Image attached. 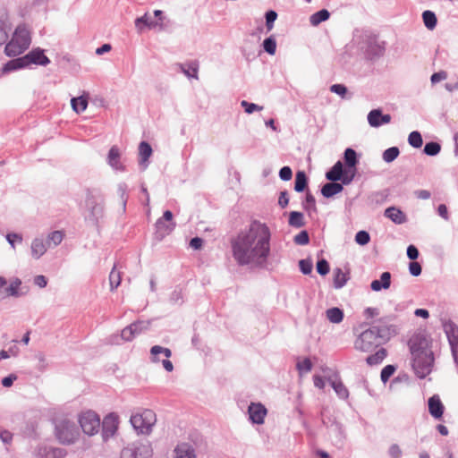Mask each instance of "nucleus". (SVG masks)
Segmentation results:
<instances>
[{
	"mask_svg": "<svg viewBox=\"0 0 458 458\" xmlns=\"http://www.w3.org/2000/svg\"><path fill=\"white\" fill-rule=\"evenodd\" d=\"M270 240L269 227L259 221H253L248 229L231 240L233 257L240 266L263 267L270 256Z\"/></svg>",
	"mask_w": 458,
	"mask_h": 458,
	"instance_id": "obj_1",
	"label": "nucleus"
},
{
	"mask_svg": "<svg viewBox=\"0 0 458 458\" xmlns=\"http://www.w3.org/2000/svg\"><path fill=\"white\" fill-rule=\"evenodd\" d=\"M410 349L412 356V369L420 378L426 377L430 374L433 364L434 355L426 339H411L410 341Z\"/></svg>",
	"mask_w": 458,
	"mask_h": 458,
	"instance_id": "obj_2",
	"label": "nucleus"
},
{
	"mask_svg": "<svg viewBox=\"0 0 458 458\" xmlns=\"http://www.w3.org/2000/svg\"><path fill=\"white\" fill-rule=\"evenodd\" d=\"M53 424V434L59 444L64 445H73L80 438L81 433L76 423L67 416H56Z\"/></svg>",
	"mask_w": 458,
	"mask_h": 458,
	"instance_id": "obj_3",
	"label": "nucleus"
},
{
	"mask_svg": "<svg viewBox=\"0 0 458 458\" xmlns=\"http://www.w3.org/2000/svg\"><path fill=\"white\" fill-rule=\"evenodd\" d=\"M31 38L29 30L24 25L18 26L11 38L6 44L4 53L8 56H17L27 50L30 45Z\"/></svg>",
	"mask_w": 458,
	"mask_h": 458,
	"instance_id": "obj_4",
	"label": "nucleus"
},
{
	"mask_svg": "<svg viewBox=\"0 0 458 458\" xmlns=\"http://www.w3.org/2000/svg\"><path fill=\"white\" fill-rule=\"evenodd\" d=\"M130 422L138 434L149 435L157 422L156 413L145 409L131 416Z\"/></svg>",
	"mask_w": 458,
	"mask_h": 458,
	"instance_id": "obj_5",
	"label": "nucleus"
},
{
	"mask_svg": "<svg viewBox=\"0 0 458 458\" xmlns=\"http://www.w3.org/2000/svg\"><path fill=\"white\" fill-rule=\"evenodd\" d=\"M380 329L372 327L362 332L354 343V346L360 352H370L381 344Z\"/></svg>",
	"mask_w": 458,
	"mask_h": 458,
	"instance_id": "obj_6",
	"label": "nucleus"
},
{
	"mask_svg": "<svg viewBox=\"0 0 458 458\" xmlns=\"http://www.w3.org/2000/svg\"><path fill=\"white\" fill-rule=\"evenodd\" d=\"M79 423L83 432L89 436L97 434L100 428V419L92 411L82 412L79 417Z\"/></svg>",
	"mask_w": 458,
	"mask_h": 458,
	"instance_id": "obj_7",
	"label": "nucleus"
},
{
	"mask_svg": "<svg viewBox=\"0 0 458 458\" xmlns=\"http://www.w3.org/2000/svg\"><path fill=\"white\" fill-rule=\"evenodd\" d=\"M151 455L152 449L148 443L128 445L121 453V458H150Z\"/></svg>",
	"mask_w": 458,
	"mask_h": 458,
	"instance_id": "obj_8",
	"label": "nucleus"
},
{
	"mask_svg": "<svg viewBox=\"0 0 458 458\" xmlns=\"http://www.w3.org/2000/svg\"><path fill=\"white\" fill-rule=\"evenodd\" d=\"M344 160L347 168L344 170V174L343 176V183L349 184L355 176V165L357 164L356 152L352 148H346L344 151Z\"/></svg>",
	"mask_w": 458,
	"mask_h": 458,
	"instance_id": "obj_9",
	"label": "nucleus"
},
{
	"mask_svg": "<svg viewBox=\"0 0 458 458\" xmlns=\"http://www.w3.org/2000/svg\"><path fill=\"white\" fill-rule=\"evenodd\" d=\"M150 353L154 362L159 361V354H163L165 359L162 360V364L165 369L168 372H171L174 369L173 363L169 360V358L172 355L170 349L155 345L151 348Z\"/></svg>",
	"mask_w": 458,
	"mask_h": 458,
	"instance_id": "obj_10",
	"label": "nucleus"
},
{
	"mask_svg": "<svg viewBox=\"0 0 458 458\" xmlns=\"http://www.w3.org/2000/svg\"><path fill=\"white\" fill-rule=\"evenodd\" d=\"M25 66H29L31 64L46 65L49 63V59L44 55L43 51L35 49L30 51L26 55L22 56Z\"/></svg>",
	"mask_w": 458,
	"mask_h": 458,
	"instance_id": "obj_11",
	"label": "nucleus"
},
{
	"mask_svg": "<svg viewBox=\"0 0 458 458\" xmlns=\"http://www.w3.org/2000/svg\"><path fill=\"white\" fill-rule=\"evenodd\" d=\"M250 419L253 423L262 424L267 415V409L261 403H250L249 406Z\"/></svg>",
	"mask_w": 458,
	"mask_h": 458,
	"instance_id": "obj_12",
	"label": "nucleus"
},
{
	"mask_svg": "<svg viewBox=\"0 0 458 458\" xmlns=\"http://www.w3.org/2000/svg\"><path fill=\"white\" fill-rule=\"evenodd\" d=\"M119 417L115 413H109L103 420V432L106 437L114 436L118 428Z\"/></svg>",
	"mask_w": 458,
	"mask_h": 458,
	"instance_id": "obj_13",
	"label": "nucleus"
},
{
	"mask_svg": "<svg viewBox=\"0 0 458 458\" xmlns=\"http://www.w3.org/2000/svg\"><path fill=\"white\" fill-rule=\"evenodd\" d=\"M444 411L445 406L437 394H434L428 399V411L433 418L440 420Z\"/></svg>",
	"mask_w": 458,
	"mask_h": 458,
	"instance_id": "obj_14",
	"label": "nucleus"
},
{
	"mask_svg": "<svg viewBox=\"0 0 458 458\" xmlns=\"http://www.w3.org/2000/svg\"><path fill=\"white\" fill-rule=\"evenodd\" d=\"M390 114H382L379 109L371 110L368 114V122L372 127H378L382 124L389 123Z\"/></svg>",
	"mask_w": 458,
	"mask_h": 458,
	"instance_id": "obj_15",
	"label": "nucleus"
},
{
	"mask_svg": "<svg viewBox=\"0 0 458 458\" xmlns=\"http://www.w3.org/2000/svg\"><path fill=\"white\" fill-rule=\"evenodd\" d=\"M144 328L142 322H135L123 329L121 336L125 341H131Z\"/></svg>",
	"mask_w": 458,
	"mask_h": 458,
	"instance_id": "obj_16",
	"label": "nucleus"
},
{
	"mask_svg": "<svg viewBox=\"0 0 458 458\" xmlns=\"http://www.w3.org/2000/svg\"><path fill=\"white\" fill-rule=\"evenodd\" d=\"M174 458H197L193 447L187 443H181L174 448Z\"/></svg>",
	"mask_w": 458,
	"mask_h": 458,
	"instance_id": "obj_17",
	"label": "nucleus"
},
{
	"mask_svg": "<svg viewBox=\"0 0 458 458\" xmlns=\"http://www.w3.org/2000/svg\"><path fill=\"white\" fill-rule=\"evenodd\" d=\"M385 216L397 225H402L407 220L405 214L395 207L386 208Z\"/></svg>",
	"mask_w": 458,
	"mask_h": 458,
	"instance_id": "obj_18",
	"label": "nucleus"
},
{
	"mask_svg": "<svg viewBox=\"0 0 458 458\" xmlns=\"http://www.w3.org/2000/svg\"><path fill=\"white\" fill-rule=\"evenodd\" d=\"M391 284V274L389 272H384L381 275L380 281L374 280L372 281L370 287L373 291L378 292L381 289H388Z\"/></svg>",
	"mask_w": 458,
	"mask_h": 458,
	"instance_id": "obj_19",
	"label": "nucleus"
},
{
	"mask_svg": "<svg viewBox=\"0 0 458 458\" xmlns=\"http://www.w3.org/2000/svg\"><path fill=\"white\" fill-rule=\"evenodd\" d=\"M21 284V281L18 278L13 279L8 287H5L4 292H0V298H5L10 296L17 297L20 295L19 289Z\"/></svg>",
	"mask_w": 458,
	"mask_h": 458,
	"instance_id": "obj_20",
	"label": "nucleus"
},
{
	"mask_svg": "<svg viewBox=\"0 0 458 458\" xmlns=\"http://www.w3.org/2000/svg\"><path fill=\"white\" fill-rule=\"evenodd\" d=\"M344 170L343 169V164L341 161L336 162L334 166L326 174L327 180L336 182L339 180L343 181Z\"/></svg>",
	"mask_w": 458,
	"mask_h": 458,
	"instance_id": "obj_21",
	"label": "nucleus"
},
{
	"mask_svg": "<svg viewBox=\"0 0 458 458\" xmlns=\"http://www.w3.org/2000/svg\"><path fill=\"white\" fill-rule=\"evenodd\" d=\"M343 186L337 182H328L326 183L322 189L321 193L326 198L333 197L334 195L341 192L343 191Z\"/></svg>",
	"mask_w": 458,
	"mask_h": 458,
	"instance_id": "obj_22",
	"label": "nucleus"
},
{
	"mask_svg": "<svg viewBox=\"0 0 458 458\" xmlns=\"http://www.w3.org/2000/svg\"><path fill=\"white\" fill-rule=\"evenodd\" d=\"M88 95H82L81 97L72 98L71 105L73 111L77 114L85 111L88 106Z\"/></svg>",
	"mask_w": 458,
	"mask_h": 458,
	"instance_id": "obj_23",
	"label": "nucleus"
},
{
	"mask_svg": "<svg viewBox=\"0 0 458 458\" xmlns=\"http://www.w3.org/2000/svg\"><path fill=\"white\" fill-rule=\"evenodd\" d=\"M142 25L147 26L149 29L156 28L157 26L162 27V23L151 20L148 13H145L143 16L137 18L135 21V26L139 30H142Z\"/></svg>",
	"mask_w": 458,
	"mask_h": 458,
	"instance_id": "obj_24",
	"label": "nucleus"
},
{
	"mask_svg": "<svg viewBox=\"0 0 458 458\" xmlns=\"http://www.w3.org/2000/svg\"><path fill=\"white\" fill-rule=\"evenodd\" d=\"M108 164L114 169H122L120 163V150L118 147L113 146L108 153L107 157Z\"/></svg>",
	"mask_w": 458,
	"mask_h": 458,
	"instance_id": "obj_25",
	"label": "nucleus"
},
{
	"mask_svg": "<svg viewBox=\"0 0 458 458\" xmlns=\"http://www.w3.org/2000/svg\"><path fill=\"white\" fill-rule=\"evenodd\" d=\"M47 251V246L42 239H34L31 243V253L35 259H39Z\"/></svg>",
	"mask_w": 458,
	"mask_h": 458,
	"instance_id": "obj_26",
	"label": "nucleus"
},
{
	"mask_svg": "<svg viewBox=\"0 0 458 458\" xmlns=\"http://www.w3.org/2000/svg\"><path fill=\"white\" fill-rule=\"evenodd\" d=\"M385 50V42L379 41L377 37L369 38V51L373 55H381Z\"/></svg>",
	"mask_w": 458,
	"mask_h": 458,
	"instance_id": "obj_27",
	"label": "nucleus"
},
{
	"mask_svg": "<svg viewBox=\"0 0 458 458\" xmlns=\"http://www.w3.org/2000/svg\"><path fill=\"white\" fill-rule=\"evenodd\" d=\"M327 318L331 322L335 324H338L343 321L344 319V312L339 308L334 307L331 309H328L326 311Z\"/></svg>",
	"mask_w": 458,
	"mask_h": 458,
	"instance_id": "obj_28",
	"label": "nucleus"
},
{
	"mask_svg": "<svg viewBox=\"0 0 458 458\" xmlns=\"http://www.w3.org/2000/svg\"><path fill=\"white\" fill-rule=\"evenodd\" d=\"M24 67H26V66H25L22 57H19V58H16V59L7 62L2 69V72L7 73L9 72L21 69Z\"/></svg>",
	"mask_w": 458,
	"mask_h": 458,
	"instance_id": "obj_29",
	"label": "nucleus"
},
{
	"mask_svg": "<svg viewBox=\"0 0 458 458\" xmlns=\"http://www.w3.org/2000/svg\"><path fill=\"white\" fill-rule=\"evenodd\" d=\"M152 155V148L148 142L142 141L139 146L140 163L146 164L149 157Z\"/></svg>",
	"mask_w": 458,
	"mask_h": 458,
	"instance_id": "obj_30",
	"label": "nucleus"
},
{
	"mask_svg": "<svg viewBox=\"0 0 458 458\" xmlns=\"http://www.w3.org/2000/svg\"><path fill=\"white\" fill-rule=\"evenodd\" d=\"M386 354H387L386 350L384 348H381V349L377 350L374 354L369 355L366 359V361L370 366L379 364L386 357Z\"/></svg>",
	"mask_w": 458,
	"mask_h": 458,
	"instance_id": "obj_31",
	"label": "nucleus"
},
{
	"mask_svg": "<svg viewBox=\"0 0 458 458\" xmlns=\"http://www.w3.org/2000/svg\"><path fill=\"white\" fill-rule=\"evenodd\" d=\"M347 275L341 269L336 268L334 271V285L335 288H342L347 282Z\"/></svg>",
	"mask_w": 458,
	"mask_h": 458,
	"instance_id": "obj_32",
	"label": "nucleus"
},
{
	"mask_svg": "<svg viewBox=\"0 0 458 458\" xmlns=\"http://www.w3.org/2000/svg\"><path fill=\"white\" fill-rule=\"evenodd\" d=\"M422 19L425 26L428 30H433L437 25V16L436 14L431 11H425L422 13Z\"/></svg>",
	"mask_w": 458,
	"mask_h": 458,
	"instance_id": "obj_33",
	"label": "nucleus"
},
{
	"mask_svg": "<svg viewBox=\"0 0 458 458\" xmlns=\"http://www.w3.org/2000/svg\"><path fill=\"white\" fill-rule=\"evenodd\" d=\"M329 13L327 10H320L310 16V23L313 26L318 25L320 22L327 21L329 18Z\"/></svg>",
	"mask_w": 458,
	"mask_h": 458,
	"instance_id": "obj_34",
	"label": "nucleus"
},
{
	"mask_svg": "<svg viewBox=\"0 0 458 458\" xmlns=\"http://www.w3.org/2000/svg\"><path fill=\"white\" fill-rule=\"evenodd\" d=\"M64 237V233L63 231H54V232L50 233L47 238L48 246L50 247L52 245L53 246L59 245L62 242Z\"/></svg>",
	"mask_w": 458,
	"mask_h": 458,
	"instance_id": "obj_35",
	"label": "nucleus"
},
{
	"mask_svg": "<svg viewBox=\"0 0 458 458\" xmlns=\"http://www.w3.org/2000/svg\"><path fill=\"white\" fill-rule=\"evenodd\" d=\"M307 186V177L303 171H299L295 176L294 190L298 192L303 191Z\"/></svg>",
	"mask_w": 458,
	"mask_h": 458,
	"instance_id": "obj_36",
	"label": "nucleus"
},
{
	"mask_svg": "<svg viewBox=\"0 0 458 458\" xmlns=\"http://www.w3.org/2000/svg\"><path fill=\"white\" fill-rule=\"evenodd\" d=\"M156 226L159 233L162 234H167L174 229L175 223L166 224V221L159 218L156 223Z\"/></svg>",
	"mask_w": 458,
	"mask_h": 458,
	"instance_id": "obj_37",
	"label": "nucleus"
},
{
	"mask_svg": "<svg viewBox=\"0 0 458 458\" xmlns=\"http://www.w3.org/2000/svg\"><path fill=\"white\" fill-rule=\"evenodd\" d=\"M66 451L63 448L59 447H51L45 454H42V456L45 458H64L66 455Z\"/></svg>",
	"mask_w": 458,
	"mask_h": 458,
	"instance_id": "obj_38",
	"label": "nucleus"
},
{
	"mask_svg": "<svg viewBox=\"0 0 458 458\" xmlns=\"http://www.w3.org/2000/svg\"><path fill=\"white\" fill-rule=\"evenodd\" d=\"M289 224L292 226L301 227L303 223V215L301 212L293 211L290 213Z\"/></svg>",
	"mask_w": 458,
	"mask_h": 458,
	"instance_id": "obj_39",
	"label": "nucleus"
},
{
	"mask_svg": "<svg viewBox=\"0 0 458 458\" xmlns=\"http://www.w3.org/2000/svg\"><path fill=\"white\" fill-rule=\"evenodd\" d=\"M121 280H122L121 272L116 270L115 267H114V268L112 269V271L110 272V275H109V282H110L111 289L113 290L114 288H117L121 284Z\"/></svg>",
	"mask_w": 458,
	"mask_h": 458,
	"instance_id": "obj_40",
	"label": "nucleus"
},
{
	"mask_svg": "<svg viewBox=\"0 0 458 458\" xmlns=\"http://www.w3.org/2000/svg\"><path fill=\"white\" fill-rule=\"evenodd\" d=\"M296 368L300 375H302L303 373H308L311 370L312 363L309 358H305L302 360H298Z\"/></svg>",
	"mask_w": 458,
	"mask_h": 458,
	"instance_id": "obj_41",
	"label": "nucleus"
},
{
	"mask_svg": "<svg viewBox=\"0 0 458 458\" xmlns=\"http://www.w3.org/2000/svg\"><path fill=\"white\" fill-rule=\"evenodd\" d=\"M408 141L410 145L414 148H420L423 143L422 137L419 131L411 132L408 137Z\"/></svg>",
	"mask_w": 458,
	"mask_h": 458,
	"instance_id": "obj_42",
	"label": "nucleus"
},
{
	"mask_svg": "<svg viewBox=\"0 0 458 458\" xmlns=\"http://www.w3.org/2000/svg\"><path fill=\"white\" fill-rule=\"evenodd\" d=\"M399 153L400 152H399L398 148H396V147L389 148L386 150H385V152L383 153V159L386 162L390 163V162L394 161L398 157Z\"/></svg>",
	"mask_w": 458,
	"mask_h": 458,
	"instance_id": "obj_43",
	"label": "nucleus"
},
{
	"mask_svg": "<svg viewBox=\"0 0 458 458\" xmlns=\"http://www.w3.org/2000/svg\"><path fill=\"white\" fill-rule=\"evenodd\" d=\"M448 340L452 348V352L455 362L458 364V337L454 334H448Z\"/></svg>",
	"mask_w": 458,
	"mask_h": 458,
	"instance_id": "obj_44",
	"label": "nucleus"
},
{
	"mask_svg": "<svg viewBox=\"0 0 458 458\" xmlns=\"http://www.w3.org/2000/svg\"><path fill=\"white\" fill-rule=\"evenodd\" d=\"M441 146L437 142H428L424 147V152L428 156H435L439 153Z\"/></svg>",
	"mask_w": 458,
	"mask_h": 458,
	"instance_id": "obj_45",
	"label": "nucleus"
},
{
	"mask_svg": "<svg viewBox=\"0 0 458 458\" xmlns=\"http://www.w3.org/2000/svg\"><path fill=\"white\" fill-rule=\"evenodd\" d=\"M395 367L394 365H386L382 370H381V380L386 383L388 381V379L394 375L395 372Z\"/></svg>",
	"mask_w": 458,
	"mask_h": 458,
	"instance_id": "obj_46",
	"label": "nucleus"
},
{
	"mask_svg": "<svg viewBox=\"0 0 458 458\" xmlns=\"http://www.w3.org/2000/svg\"><path fill=\"white\" fill-rule=\"evenodd\" d=\"M332 386L341 398L348 396V390L342 382H332Z\"/></svg>",
	"mask_w": 458,
	"mask_h": 458,
	"instance_id": "obj_47",
	"label": "nucleus"
},
{
	"mask_svg": "<svg viewBox=\"0 0 458 458\" xmlns=\"http://www.w3.org/2000/svg\"><path fill=\"white\" fill-rule=\"evenodd\" d=\"M370 236L366 231H360L355 235V241L360 245H365L369 243Z\"/></svg>",
	"mask_w": 458,
	"mask_h": 458,
	"instance_id": "obj_48",
	"label": "nucleus"
},
{
	"mask_svg": "<svg viewBox=\"0 0 458 458\" xmlns=\"http://www.w3.org/2000/svg\"><path fill=\"white\" fill-rule=\"evenodd\" d=\"M242 106L244 107L245 109V112L247 114H251L253 113L254 111H261L263 109V106H258L254 103H249L248 101L246 100H242V103H241Z\"/></svg>",
	"mask_w": 458,
	"mask_h": 458,
	"instance_id": "obj_49",
	"label": "nucleus"
},
{
	"mask_svg": "<svg viewBox=\"0 0 458 458\" xmlns=\"http://www.w3.org/2000/svg\"><path fill=\"white\" fill-rule=\"evenodd\" d=\"M264 49L270 55H274L276 53V41L271 38H266L263 42Z\"/></svg>",
	"mask_w": 458,
	"mask_h": 458,
	"instance_id": "obj_50",
	"label": "nucleus"
},
{
	"mask_svg": "<svg viewBox=\"0 0 458 458\" xmlns=\"http://www.w3.org/2000/svg\"><path fill=\"white\" fill-rule=\"evenodd\" d=\"M310 238L306 231H301L294 237V242L299 245H306L309 243Z\"/></svg>",
	"mask_w": 458,
	"mask_h": 458,
	"instance_id": "obj_51",
	"label": "nucleus"
},
{
	"mask_svg": "<svg viewBox=\"0 0 458 458\" xmlns=\"http://www.w3.org/2000/svg\"><path fill=\"white\" fill-rule=\"evenodd\" d=\"M317 271L321 276H326L329 272V264L326 259L318 260L317 263Z\"/></svg>",
	"mask_w": 458,
	"mask_h": 458,
	"instance_id": "obj_52",
	"label": "nucleus"
},
{
	"mask_svg": "<svg viewBox=\"0 0 458 458\" xmlns=\"http://www.w3.org/2000/svg\"><path fill=\"white\" fill-rule=\"evenodd\" d=\"M301 271L304 275H309L312 271V263L310 260L301 259L299 262Z\"/></svg>",
	"mask_w": 458,
	"mask_h": 458,
	"instance_id": "obj_53",
	"label": "nucleus"
},
{
	"mask_svg": "<svg viewBox=\"0 0 458 458\" xmlns=\"http://www.w3.org/2000/svg\"><path fill=\"white\" fill-rule=\"evenodd\" d=\"M279 176L283 181H289L293 176L292 169L289 166H284L280 169Z\"/></svg>",
	"mask_w": 458,
	"mask_h": 458,
	"instance_id": "obj_54",
	"label": "nucleus"
},
{
	"mask_svg": "<svg viewBox=\"0 0 458 458\" xmlns=\"http://www.w3.org/2000/svg\"><path fill=\"white\" fill-rule=\"evenodd\" d=\"M330 90L341 97H344L347 92V89L345 86L342 84H334L330 87Z\"/></svg>",
	"mask_w": 458,
	"mask_h": 458,
	"instance_id": "obj_55",
	"label": "nucleus"
},
{
	"mask_svg": "<svg viewBox=\"0 0 458 458\" xmlns=\"http://www.w3.org/2000/svg\"><path fill=\"white\" fill-rule=\"evenodd\" d=\"M447 78V73L445 71H441L438 72H435L432 74L430 80L433 84L437 83L441 81H444Z\"/></svg>",
	"mask_w": 458,
	"mask_h": 458,
	"instance_id": "obj_56",
	"label": "nucleus"
},
{
	"mask_svg": "<svg viewBox=\"0 0 458 458\" xmlns=\"http://www.w3.org/2000/svg\"><path fill=\"white\" fill-rule=\"evenodd\" d=\"M276 17H277V14L274 11H269L266 13V21H267V26L268 30L272 29L273 23L276 21Z\"/></svg>",
	"mask_w": 458,
	"mask_h": 458,
	"instance_id": "obj_57",
	"label": "nucleus"
},
{
	"mask_svg": "<svg viewBox=\"0 0 458 458\" xmlns=\"http://www.w3.org/2000/svg\"><path fill=\"white\" fill-rule=\"evenodd\" d=\"M183 72L188 76V77H193V78H198L197 76V73H198V64L196 63L194 64H191V65H189V69L188 70H185V69H182Z\"/></svg>",
	"mask_w": 458,
	"mask_h": 458,
	"instance_id": "obj_58",
	"label": "nucleus"
},
{
	"mask_svg": "<svg viewBox=\"0 0 458 458\" xmlns=\"http://www.w3.org/2000/svg\"><path fill=\"white\" fill-rule=\"evenodd\" d=\"M409 269L410 273L414 276H418L421 273V266L416 261L410 263Z\"/></svg>",
	"mask_w": 458,
	"mask_h": 458,
	"instance_id": "obj_59",
	"label": "nucleus"
},
{
	"mask_svg": "<svg viewBox=\"0 0 458 458\" xmlns=\"http://www.w3.org/2000/svg\"><path fill=\"white\" fill-rule=\"evenodd\" d=\"M389 454L392 458H400L402 450L397 445H392L389 448Z\"/></svg>",
	"mask_w": 458,
	"mask_h": 458,
	"instance_id": "obj_60",
	"label": "nucleus"
},
{
	"mask_svg": "<svg viewBox=\"0 0 458 458\" xmlns=\"http://www.w3.org/2000/svg\"><path fill=\"white\" fill-rule=\"evenodd\" d=\"M407 256L410 259L415 260L419 257V250L414 245H410L407 248Z\"/></svg>",
	"mask_w": 458,
	"mask_h": 458,
	"instance_id": "obj_61",
	"label": "nucleus"
},
{
	"mask_svg": "<svg viewBox=\"0 0 458 458\" xmlns=\"http://www.w3.org/2000/svg\"><path fill=\"white\" fill-rule=\"evenodd\" d=\"M6 239L8 241V242L13 246L14 247V242L17 241L19 242H21L22 241V237L17 233H8L6 235Z\"/></svg>",
	"mask_w": 458,
	"mask_h": 458,
	"instance_id": "obj_62",
	"label": "nucleus"
},
{
	"mask_svg": "<svg viewBox=\"0 0 458 458\" xmlns=\"http://www.w3.org/2000/svg\"><path fill=\"white\" fill-rule=\"evenodd\" d=\"M438 215L443 217L445 220H448V210L447 207L445 204H440L437 208Z\"/></svg>",
	"mask_w": 458,
	"mask_h": 458,
	"instance_id": "obj_63",
	"label": "nucleus"
},
{
	"mask_svg": "<svg viewBox=\"0 0 458 458\" xmlns=\"http://www.w3.org/2000/svg\"><path fill=\"white\" fill-rule=\"evenodd\" d=\"M289 203V198L287 196V192L286 191H282L280 193V197H279V199H278V204L282 207V208H285Z\"/></svg>",
	"mask_w": 458,
	"mask_h": 458,
	"instance_id": "obj_64",
	"label": "nucleus"
}]
</instances>
